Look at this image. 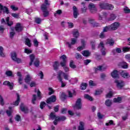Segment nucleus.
I'll use <instances>...</instances> for the list:
<instances>
[{"label":"nucleus","mask_w":130,"mask_h":130,"mask_svg":"<svg viewBox=\"0 0 130 130\" xmlns=\"http://www.w3.org/2000/svg\"><path fill=\"white\" fill-rule=\"evenodd\" d=\"M73 35L75 38H72L71 39V43H70L69 42H67L66 43V44L68 45V47L69 48H72V45H75V43H77V39L78 37H79V31L78 30H76L73 32Z\"/></svg>","instance_id":"f257e3e1"},{"label":"nucleus","mask_w":130,"mask_h":130,"mask_svg":"<svg viewBox=\"0 0 130 130\" xmlns=\"http://www.w3.org/2000/svg\"><path fill=\"white\" fill-rule=\"evenodd\" d=\"M45 4L41 5V10L43 13L44 17H46L49 15V12L47 11V6H50V3L48 0H45Z\"/></svg>","instance_id":"f03ea898"},{"label":"nucleus","mask_w":130,"mask_h":130,"mask_svg":"<svg viewBox=\"0 0 130 130\" xmlns=\"http://www.w3.org/2000/svg\"><path fill=\"white\" fill-rule=\"evenodd\" d=\"M29 57L30 58V62H29V66H31L32 64H34L36 68H38L40 64V61H39V59L36 58L35 59V55L34 54H31L29 55Z\"/></svg>","instance_id":"7ed1b4c3"},{"label":"nucleus","mask_w":130,"mask_h":130,"mask_svg":"<svg viewBox=\"0 0 130 130\" xmlns=\"http://www.w3.org/2000/svg\"><path fill=\"white\" fill-rule=\"evenodd\" d=\"M60 58L62 59V61L60 63V64L62 68H63L64 71L66 73H68L70 71L69 67H66L67 66V56L65 54L61 55Z\"/></svg>","instance_id":"20e7f679"},{"label":"nucleus","mask_w":130,"mask_h":130,"mask_svg":"<svg viewBox=\"0 0 130 130\" xmlns=\"http://www.w3.org/2000/svg\"><path fill=\"white\" fill-rule=\"evenodd\" d=\"M11 58L13 61L17 62V63H22V59L18 58L16 52L11 53Z\"/></svg>","instance_id":"39448f33"},{"label":"nucleus","mask_w":130,"mask_h":130,"mask_svg":"<svg viewBox=\"0 0 130 130\" xmlns=\"http://www.w3.org/2000/svg\"><path fill=\"white\" fill-rule=\"evenodd\" d=\"M98 48H101V52L102 55L105 56L106 55V48L104 46V43L103 42H101L98 46Z\"/></svg>","instance_id":"423d86ee"},{"label":"nucleus","mask_w":130,"mask_h":130,"mask_svg":"<svg viewBox=\"0 0 130 130\" xmlns=\"http://www.w3.org/2000/svg\"><path fill=\"white\" fill-rule=\"evenodd\" d=\"M120 26V23L118 22H115L110 25V29L112 31H115L117 30L119 26Z\"/></svg>","instance_id":"0eeeda50"},{"label":"nucleus","mask_w":130,"mask_h":130,"mask_svg":"<svg viewBox=\"0 0 130 130\" xmlns=\"http://www.w3.org/2000/svg\"><path fill=\"white\" fill-rule=\"evenodd\" d=\"M74 107L78 110L82 109V99L79 98L77 100Z\"/></svg>","instance_id":"6e6552de"},{"label":"nucleus","mask_w":130,"mask_h":130,"mask_svg":"<svg viewBox=\"0 0 130 130\" xmlns=\"http://www.w3.org/2000/svg\"><path fill=\"white\" fill-rule=\"evenodd\" d=\"M55 101H56V96L53 95L46 100V103L48 104H51V103H54Z\"/></svg>","instance_id":"1a4fd4ad"},{"label":"nucleus","mask_w":130,"mask_h":130,"mask_svg":"<svg viewBox=\"0 0 130 130\" xmlns=\"http://www.w3.org/2000/svg\"><path fill=\"white\" fill-rule=\"evenodd\" d=\"M88 8L91 14H96L97 13V8L95 7V5L90 4L89 5Z\"/></svg>","instance_id":"9d476101"},{"label":"nucleus","mask_w":130,"mask_h":130,"mask_svg":"<svg viewBox=\"0 0 130 130\" xmlns=\"http://www.w3.org/2000/svg\"><path fill=\"white\" fill-rule=\"evenodd\" d=\"M115 83L117 84V87L119 89H122L124 87V82L122 80H115Z\"/></svg>","instance_id":"9b49d317"},{"label":"nucleus","mask_w":130,"mask_h":130,"mask_svg":"<svg viewBox=\"0 0 130 130\" xmlns=\"http://www.w3.org/2000/svg\"><path fill=\"white\" fill-rule=\"evenodd\" d=\"M20 111L24 112V113H28L29 112V109L28 107H25L23 103H21L20 105Z\"/></svg>","instance_id":"f8f14e48"},{"label":"nucleus","mask_w":130,"mask_h":130,"mask_svg":"<svg viewBox=\"0 0 130 130\" xmlns=\"http://www.w3.org/2000/svg\"><path fill=\"white\" fill-rule=\"evenodd\" d=\"M120 75L124 79H128V78H130L129 73L126 72V71H121Z\"/></svg>","instance_id":"ddd939ff"},{"label":"nucleus","mask_w":130,"mask_h":130,"mask_svg":"<svg viewBox=\"0 0 130 130\" xmlns=\"http://www.w3.org/2000/svg\"><path fill=\"white\" fill-rule=\"evenodd\" d=\"M24 28H23V26L21 25V23H17L15 27V30L16 31V32H18V33L20 32H22L23 31V29Z\"/></svg>","instance_id":"4468645a"},{"label":"nucleus","mask_w":130,"mask_h":130,"mask_svg":"<svg viewBox=\"0 0 130 130\" xmlns=\"http://www.w3.org/2000/svg\"><path fill=\"white\" fill-rule=\"evenodd\" d=\"M3 85L4 86H8V87H9V89H10L11 90H13V89L14 88V83H10L9 81L6 80L4 81L3 82Z\"/></svg>","instance_id":"2eb2a0df"},{"label":"nucleus","mask_w":130,"mask_h":130,"mask_svg":"<svg viewBox=\"0 0 130 130\" xmlns=\"http://www.w3.org/2000/svg\"><path fill=\"white\" fill-rule=\"evenodd\" d=\"M61 74H62V71H60L58 74L57 79L61 82V87L62 88H63L64 87H66V84H64L62 81V78H61Z\"/></svg>","instance_id":"dca6fc26"},{"label":"nucleus","mask_w":130,"mask_h":130,"mask_svg":"<svg viewBox=\"0 0 130 130\" xmlns=\"http://www.w3.org/2000/svg\"><path fill=\"white\" fill-rule=\"evenodd\" d=\"M1 11H3L4 13H6V14H10V11L9 10V8L6 6H4L2 4H0V12Z\"/></svg>","instance_id":"f3484780"},{"label":"nucleus","mask_w":130,"mask_h":130,"mask_svg":"<svg viewBox=\"0 0 130 130\" xmlns=\"http://www.w3.org/2000/svg\"><path fill=\"white\" fill-rule=\"evenodd\" d=\"M118 67H120L122 68V69H126L128 68V65L127 64V63L124 61L120 62L118 64Z\"/></svg>","instance_id":"a211bd4d"},{"label":"nucleus","mask_w":130,"mask_h":130,"mask_svg":"<svg viewBox=\"0 0 130 130\" xmlns=\"http://www.w3.org/2000/svg\"><path fill=\"white\" fill-rule=\"evenodd\" d=\"M111 76L113 79H118L119 78V75H118V71L114 70L111 73Z\"/></svg>","instance_id":"6ab92c4d"},{"label":"nucleus","mask_w":130,"mask_h":130,"mask_svg":"<svg viewBox=\"0 0 130 130\" xmlns=\"http://www.w3.org/2000/svg\"><path fill=\"white\" fill-rule=\"evenodd\" d=\"M73 16L75 18V19H77L78 18V16H79V12H78V8H77V7L73 6Z\"/></svg>","instance_id":"aec40b11"},{"label":"nucleus","mask_w":130,"mask_h":130,"mask_svg":"<svg viewBox=\"0 0 130 130\" xmlns=\"http://www.w3.org/2000/svg\"><path fill=\"white\" fill-rule=\"evenodd\" d=\"M115 43V41L113 39H108L107 40V44H108L110 46H113Z\"/></svg>","instance_id":"412c9836"},{"label":"nucleus","mask_w":130,"mask_h":130,"mask_svg":"<svg viewBox=\"0 0 130 130\" xmlns=\"http://www.w3.org/2000/svg\"><path fill=\"white\" fill-rule=\"evenodd\" d=\"M17 95V100L13 102V105H15V106H18L19 105V103H20V101H21V100H20V95H19V93H16Z\"/></svg>","instance_id":"4be33fe9"},{"label":"nucleus","mask_w":130,"mask_h":130,"mask_svg":"<svg viewBox=\"0 0 130 130\" xmlns=\"http://www.w3.org/2000/svg\"><path fill=\"white\" fill-rule=\"evenodd\" d=\"M17 75L18 77H19L18 82L20 85H22V84H23V82H22V81H23V78H22V74H21V72H18Z\"/></svg>","instance_id":"5701e85b"},{"label":"nucleus","mask_w":130,"mask_h":130,"mask_svg":"<svg viewBox=\"0 0 130 130\" xmlns=\"http://www.w3.org/2000/svg\"><path fill=\"white\" fill-rule=\"evenodd\" d=\"M31 79L30 75H27L24 79V81L26 84H30V82H31Z\"/></svg>","instance_id":"b1692460"},{"label":"nucleus","mask_w":130,"mask_h":130,"mask_svg":"<svg viewBox=\"0 0 130 130\" xmlns=\"http://www.w3.org/2000/svg\"><path fill=\"white\" fill-rule=\"evenodd\" d=\"M117 17L116 15L112 13L110 14V17L108 18V21H114V20L116 19Z\"/></svg>","instance_id":"393cba45"},{"label":"nucleus","mask_w":130,"mask_h":130,"mask_svg":"<svg viewBox=\"0 0 130 130\" xmlns=\"http://www.w3.org/2000/svg\"><path fill=\"white\" fill-rule=\"evenodd\" d=\"M82 54L85 57H88L91 55V53L88 50H84L82 51Z\"/></svg>","instance_id":"a878e982"},{"label":"nucleus","mask_w":130,"mask_h":130,"mask_svg":"<svg viewBox=\"0 0 130 130\" xmlns=\"http://www.w3.org/2000/svg\"><path fill=\"white\" fill-rule=\"evenodd\" d=\"M105 104L107 107H111V105H112V101H111V100L107 99L105 101Z\"/></svg>","instance_id":"bb28decb"},{"label":"nucleus","mask_w":130,"mask_h":130,"mask_svg":"<svg viewBox=\"0 0 130 130\" xmlns=\"http://www.w3.org/2000/svg\"><path fill=\"white\" fill-rule=\"evenodd\" d=\"M59 67V63H58V61H55L54 62L53 65V67L54 71H57L58 70V67Z\"/></svg>","instance_id":"cd10ccee"},{"label":"nucleus","mask_w":130,"mask_h":130,"mask_svg":"<svg viewBox=\"0 0 130 130\" xmlns=\"http://www.w3.org/2000/svg\"><path fill=\"white\" fill-rule=\"evenodd\" d=\"M107 5V3L104 2L100 3L99 4L100 8L103 10H106Z\"/></svg>","instance_id":"c85d7f7f"},{"label":"nucleus","mask_w":130,"mask_h":130,"mask_svg":"<svg viewBox=\"0 0 130 130\" xmlns=\"http://www.w3.org/2000/svg\"><path fill=\"white\" fill-rule=\"evenodd\" d=\"M121 101H122V98L120 96H118L117 98H114L113 99V102L114 103H121Z\"/></svg>","instance_id":"c756f323"},{"label":"nucleus","mask_w":130,"mask_h":130,"mask_svg":"<svg viewBox=\"0 0 130 130\" xmlns=\"http://www.w3.org/2000/svg\"><path fill=\"white\" fill-rule=\"evenodd\" d=\"M112 53L113 54H115V53H121V49L120 48H116L115 49H113L112 51Z\"/></svg>","instance_id":"7c9ffc66"},{"label":"nucleus","mask_w":130,"mask_h":130,"mask_svg":"<svg viewBox=\"0 0 130 130\" xmlns=\"http://www.w3.org/2000/svg\"><path fill=\"white\" fill-rule=\"evenodd\" d=\"M106 17H107V13L103 12L102 15L100 14L99 15V20H101L103 18H106Z\"/></svg>","instance_id":"2f4dec72"},{"label":"nucleus","mask_w":130,"mask_h":130,"mask_svg":"<svg viewBox=\"0 0 130 130\" xmlns=\"http://www.w3.org/2000/svg\"><path fill=\"white\" fill-rule=\"evenodd\" d=\"M4 47L3 46H0V56L1 57H5L6 55L5 54V53H4Z\"/></svg>","instance_id":"473e14b6"},{"label":"nucleus","mask_w":130,"mask_h":130,"mask_svg":"<svg viewBox=\"0 0 130 130\" xmlns=\"http://www.w3.org/2000/svg\"><path fill=\"white\" fill-rule=\"evenodd\" d=\"M84 99L88 100V101H93V98L88 94H84Z\"/></svg>","instance_id":"72a5a7b5"},{"label":"nucleus","mask_w":130,"mask_h":130,"mask_svg":"<svg viewBox=\"0 0 130 130\" xmlns=\"http://www.w3.org/2000/svg\"><path fill=\"white\" fill-rule=\"evenodd\" d=\"M79 124L80 125L78 126V130H84L85 128L84 126L85 125V123L83 122L80 121Z\"/></svg>","instance_id":"f704fd0d"},{"label":"nucleus","mask_w":130,"mask_h":130,"mask_svg":"<svg viewBox=\"0 0 130 130\" xmlns=\"http://www.w3.org/2000/svg\"><path fill=\"white\" fill-rule=\"evenodd\" d=\"M113 9H114V6L113 5L107 3L106 10H112Z\"/></svg>","instance_id":"c9c22d12"},{"label":"nucleus","mask_w":130,"mask_h":130,"mask_svg":"<svg viewBox=\"0 0 130 130\" xmlns=\"http://www.w3.org/2000/svg\"><path fill=\"white\" fill-rule=\"evenodd\" d=\"M58 121H64L67 119L66 116H57Z\"/></svg>","instance_id":"e433bc0d"},{"label":"nucleus","mask_w":130,"mask_h":130,"mask_svg":"<svg viewBox=\"0 0 130 130\" xmlns=\"http://www.w3.org/2000/svg\"><path fill=\"white\" fill-rule=\"evenodd\" d=\"M37 100V95L36 94H33L32 95V98L31 99V103L34 105H35L36 104V103H35V101Z\"/></svg>","instance_id":"4c0bfd02"},{"label":"nucleus","mask_w":130,"mask_h":130,"mask_svg":"<svg viewBox=\"0 0 130 130\" xmlns=\"http://www.w3.org/2000/svg\"><path fill=\"white\" fill-rule=\"evenodd\" d=\"M90 45L91 46V48L93 50H95L96 49V43L95 41H90Z\"/></svg>","instance_id":"58836bf2"},{"label":"nucleus","mask_w":130,"mask_h":130,"mask_svg":"<svg viewBox=\"0 0 130 130\" xmlns=\"http://www.w3.org/2000/svg\"><path fill=\"white\" fill-rule=\"evenodd\" d=\"M60 99L62 100V101H66V100H67V94H66V93H61L60 95Z\"/></svg>","instance_id":"ea45409f"},{"label":"nucleus","mask_w":130,"mask_h":130,"mask_svg":"<svg viewBox=\"0 0 130 130\" xmlns=\"http://www.w3.org/2000/svg\"><path fill=\"white\" fill-rule=\"evenodd\" d=\"M49 117L51 118V119H52V120L56 119V118H57V116H56V115H55V114L53 112L50 113Z\"/></svg>","instance_id":"a19ab883"},{"label":"nucleus","mask_w":130,"mask_h":130,"mask_svg":"<svg viewBox=\"0 0 130 130\" xmlns=\"http://www.w3.org/2000/svg\"><path fill=\"white\" fill-rule=\"evenodd\" d=\"M93 70L94 71V73H97L98 71H100L101 72H102V66H99L97 68L94 67L93 68Z\"/></svg>","instance_id":"79ce46f5"},{"label":"nucleus","mask_w":130,"mask_h":130,"mask_svg":"<svg viewBox=\"0 0 130 130\" xmlns=\"http://www.w3.org/2000/svg\"><path fill=\"white\" fill-rule=\"evenodd\" d=\"M87 84L86 83H82L80 85L81 90H86Z\"/></svg>","instance_id":"37998d69"},{"label":"nucleus","mask_w":130,"mask_h":130,"mask_svg":"<svg viewBox=\"0 0 130 130\" xmlns=\"http://www.w3.org/2000/svg\"><path fill=\"white\" fill-rule=\"evenodd\" d=\"M25 45H27V46H28V47H30L31 45V40H30L29 38H27L25 39Z\"/></svg>","instance_id":"c03bdc74"},{"label":"nucleus","mask_w":130,"mask_h":130,"mask_svg":"<svg viewBox=\"0 0 130 130\" xmlns=\"http://www.w3.org/2000/svg\"><path fill=\"white\" fill-rule=\"evenodd\" d=\"M69 66L71 68V69H76L77 68V66L75 64L73 60L70 61Z\"/></svg>","instance_id":"a18cd8bd"},{"label":"nucleus","mask_w":130,"mask_h":130,"mask_svg":"<svg viewBox=\"0 0 130 130\" xmlns=\"http://www.w3.org/2000/svg\"><path fill=\"white\" fill-rule=\"evenodd\" d=\"M6 22L7 23L8 26H9L10 27H11V26H12V25H13V21H11L10 22V17H8L6 18Z\"/></svg>","instance_id":"49530a36"},{"label":"nucleus","mask_w":130,"mask_h":130,"mask_svg":"<svg viewBox=\"0 0 130 130\" xmlns=\"http://www.w3.org/2000/svg\"><path fill=\"white\" fill-rule=\"evenodd\" d=\"M0 105L4 106L5 105V101L4 100V98L2 95H0Z\"/></svg>","instance_id":"de8ad7c7"},{"label":"nucleus","mask_w":130,"mask_h":130,"mask_svg":"<svg viewBox=\"0 0 130 130\" xmlns=\"http://www.w3.org/2000/svg\"><path fill=\"white\" fill-rule=\"evenodd\" d=\"M81 5H83L84 7L83 8H81V11L82 13H86L87 11V7L85 6V3L84 2L81 3Z\"/></svg>","instance_id":"09e8293b"},{"label":"nucleus","mask_w":130,"mask_h":130,"mask_svg":"<svg viewBox=\"0 0 130 130\" xmlns=\"http://www.w3.org/2000/svg\"><path fill=\"white\" fill-rule=\"evenodd\" d=\"M48 90L49 91L48 93V95H52V94H54V90L52 88V87H49Z\"/></svg>","instance_id":"8fccbe9b"},{"label":"nucleus","mask_w":130,"mask_h":130,"mask_svg":"<svg viewBox=\"0 0 130 130\" xmlns=\"http://www.w3.org/2000/svg\"><path fill=\"white\" fill-rule=\"evenodd\" d=\"M45 105H46L45 102H41L40 104V107L41 109H43V108L45 107Z\"/></svg>","instance_id":"3c124183"},{"label":"nucleus","mask_w":130,"mask_h":130,"mask_svg":"<svg viewBox=\"0 0 130 130\" xmlns=\"http://www.w3.org/2000/svg\"><path fill=\"white\" fill-rule=\"evenodd\" d=\"M75 58H76V59H82V55L79 53H76L75 55Z\"/></svg>","instance_id":"603ef678"},{"label":"nucleus","mask_w":130,"mask_h":130,"mask_svg":"<svg viewBox=\"0 0 130 130\" xmlns=\"http://www.w3.org/2000/svg\"><path fill=\"white\" fill-rule=\"evenodd\" d=\"M6 75L7 77H12L13 76V72L11 71H7L6 72Z\"/></svg>","instance_id":"864d4df0"},{"label":"nucleus","mask_w":130,"mask_h":130,"mask_svg":"<svg viewBox=\"0 0 130 130\" xmlns=\"http://www.w3.org/2000/svg\"><path fill=\"white\" fill-rule=\"evenodd\" d=\"M35 23H37V24H41L42 20L40 19V18H36L35 19Z\"/></svg>","instance_id":"5fc2aeb1"},{"label":"nucleus","mask_w":130,"mask_h":130,"mask_svg":"<svg viewBox=\"0 0 130 130\" xmlns=\"http://www.w3.org/2000/svg\"><path fill=\"white\" fill-rule=\"evenodd\" d=\"M24 53H26V54H30V53H32V50H30L27 48H25L24 49Z\"/></svg>","instance_id":"6e6d98bb"},{"label":"nucleus","mask_w":130,"mask_h":130,"mask_svg":"<svg viewBox=\"0 0 130 130\" xmlns=\"http://www.w3.org/2000/svg\"><path fill=\"white\" fill-rule=\"evenodd\" d=\"M34 45L35 46V47H38V46L39 45V42L38 41H37V39H35L34 40Z\"/></svg>","instance_id":"4d7b16f0"},{"label":"nucleus","mask_w":130,"mask_h":130,"mask_svg":"<svg viewBox=\"0 0 130 130\" xmlns=\"http://www.w3.org/2000/svg\"><path fill=\"white\" fill-rule=\"evenodd\" d=\"M113 94L111 91H109V92L106 94V98H111L113 96Z\"/></svg>","instance_id":"13d9d810"},{"label":"nucleus","mask_w":130,"mask_h":130,"mask_svg":"<svg viewBox=\"0 0 130 130\" xmlns=\"http://www.w3.org/2000/svg\"><path fill=\"white\" fill-rule=\"evenodd\" d=\"M100 38L101 39H104L106 36H105V34L103 31L101 32L99 36Z\"/></svg>","instance_id":"bf43d9fd"},{"label":"nucleus","mask_w":130,"mask_h":130,"mask_svg":"<svg viewBox=\"0 0 130 130\" xmlns=\"http://www.w3.org/2000/svg\"><path fill=\"white\" fill-rule=\"evenodd\" d=\"M62 74H63V77L64 80H69V78L70 77V76L68 74L63 72H62Z\"/></svg>","instance_id":"052dcab7"},{"label":"nucleus","mask_w":130,"mask_h":130,"mask_svg":"<svg viewBox=\"0 0 130 130\" xmlns=\"http://www.w3.org/2000/svg\"><path fill=\"white\" fill-rule=\"evenodd\" d=\"M37 96L38 97L39 99H41L42 98V96L41 95V92L40 90H39V89L38 90Z\"/></svg>","instance_id":"680f3d73"},{"label":"nucleus","mask_w":130,"mask_h":130,"mask_svg":"<svg viewBox=\"0 0 130 130\" xmlns=\"http://www.w3.org/2000/svg\"><path fill=\"white\" fill-rule=\"evenodd\" d=\"M109 29H110V26H105V27H104L103 32H108V30H109Z\"/></svg>","instance_id":"e2e57ef3"},{"label":"nucleus","mask_w":130,"mask_h":130,"mask_svg":"<svg viewBox=\"0 0 130 130\" xmlns=\"http://www.w3.org/2000/svg\"><path fill=\"white\" fill-rule=\"evenodd\" d=\"M11 16L16 19H19V14L17 13H12Z\"/></svg>","instance_id":"0e129e2a"},{"label":"nucleus","mask_w":130,"mask_h":130,"mask_svg":"<svg viewBox=\"0 0 130 130\" xmlns=\"http://www.w3.org/2000/svg\"><path fill=\"white\" fill-rule=\"evenodd\" d=\"M15 120L16 121H21V116L19 115H16V117H15Z\"/></svg>","instance_id":"69168bd1"},{"label":"nucleus","mask_w":130,"mask_h":130,"mask_svg":"<svg viewBox=\"0 0 130 130\" xmlns=\"http://www.w3.org/2000/svg\"><path fill=\"white\" fill-rule=\"evenodd\" d=\"M90 62H91V60L90 59H86L84 61V63L85 66H88Z\"/></svg>","instance_id":"338daca9"},{"label":"nucleus","mask_w":130,"mask_h":130,"mask_svg":"<svg viewBox=\"0 0 130 130\" xmlns=\"http://www.w3.org/2000/svg\"><path fill=\"white\" fill-rule=\"evenodd\" d=\"M123 11L126 14H128L130 13V10L129 9L127 8V7L124 8Z\"/></svg>","instance_id":"774afa93"}]
</instances>
